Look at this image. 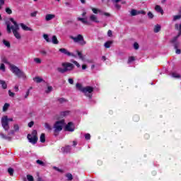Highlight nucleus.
Here are the masks:
<instances>
[{"instance_id":"nucleus-20","label":"nucleus","mask_w":181,"mask_h":181,"mask_svg":"<svg viewBox=\"0 0 181 181\" xmlns=\"http://www.w3.org/2000/svg\"><path fill=\"white\" fill-rule=\"evenodd\" d=\"M160 29H161V27H160V25H156L154 26V33H158V32H160Z\"/></svg>"},{"instance_id":"nucleus-18","label":"nucleus","mask_w":181,"mask_h":181,"mask_svg":"<svg viewBox=\"0 0 181 181\" xmlns=\"http://www.w3.org/2000/svg\"><path fill=\"white\" fill-rule=\"evenodd\" d=\"M0 84L4 90H6V88H8V85L5 81L0 80Z\"/></svg>"},{"instance_id":"nucleus-27","label":"nucleus","mask_w":181,"mask_h":181,"mask_svg":"<svg viewBox=\"0 0 181 181\" xmlns=\"http://www.w3.org/2000/svg\"><path fill=\"white\" fill-rule=\"evenodd\" d=\"M92 11L93 12V13H103V11L98 8H91Z\"/></svg>"},{"instance_id":"nucleus-26","label":"nucleus","mask_w":181,"mask_h":181,"mask_svg":"<svg viewBox=\"0 0 181 181\" xmlns=\"http://www.w3.org/2000/svg\"><path fill=\"white\" fill-rule=\"evenodd\" d=\"M76 87L78 90H79V91L83 93L84 88H83V85L81 83H76Z\"/></svg>"},{"instance_id":"nucleus-60","label":"nucleus","mask_w":181,"mask_h":181,"mask_svg":"<svg viewBox=\"0 0 181 181\" xmlns=\"http://www.w3.org/2000/svg\"><path fill=\"white\" fill-rule=\"evenodd\" d=\"M101 15H105V16H108V17H110V16H111V14H110L109 13H101Z\"/></svg>"},{"instance_id":"nucleus-45","label":"nucleus","mask_w":181,"mask_h":181,"mask_svg":"<svg viewBox=\"0 0 181 181\" xmlns=\"http://www.w3.org/2000/svg\"><path fill=\"white\" fill-rule=\"evenodd\" d=\"M5 5V0H0V10L2 9V6Z\"/></svg>"},{"instance_id":"nucleus-53","label":"nucleus","mask_w":181,"mask_h":181,"mask_svg":"<svg viewBox=\"0 0 181 181\" xmlns=\"http://www.w3.org/2000/svg\"><path fill=\"white\" fill-rule=\"evenodd\" d=\"M8 95L10 97H15V93L11 90H8Z\"/></svg>"},{"instance_id":"nucleus-4","label":"nucleus","mask_w":181,"mask_h":181,"mask_svg":"<svg viewBox=\"0 0 181 181\" xmlns=\"http://www.w3.org/2000/svg\"><path fill=\"white\" fill-rule=\"evenodd\" d=\"M9 121L12 122V121H13V119L8 118V116H4L1 118V127H3L4 131H6V132L9 131V129H10Z\"/></svg>"},{"instance_id":"nucleus-59","label":"nucleus","mask_w":181,"mask_h":181,"mask_svg":"<svg viewBox=\"0 0 181 181\" xmlns=\"http://www.w3.org/2000/svg\"><path fill=\"white\" fill-rule=\"evenodd\" d=\"M68 81L69 84H74V81L73 80V78H69Z\"/></svg>"},{"instance_id":"nucleus-40","label":"nucleus","mask_w":181,"mask_h":181,"mask_svg":"<svg viewBox=\"0 0 181 181\" xmlns=\"http://www.w3.org/2000/svg\"><path fill=\"white\" fill-rule=\"evenodd\" d=\"M69 114H70V111H65L62 112L61 113V115H62V117H66V115H69Z\"/></svg>"},{"instance_id":"nucleus-25","label":"nucleus","mask_w":181,"mask_h":181,"mask_svg":"<svg viewBox=\"0 0 181 181\" xmlns=\"http://www.w3.org/2000/svg\"><path fill=\"white\" fill-rule=\"evenodd\" d=\"M43 37L47 43H50L52 42V40H50V38L49 37V35L44 34Z\"/></svg>"},{"instance_id":"nucleus-49","label":"nucleus","mask_w":181,"mask_h":181,"mask_svg":"<svg viewBox=\"0 0 181 181\" xmlns=\"http://www.w3.org/2000/svg\"><path fill=\"white\" fill-rule=\"evenodd\" d=\"M66 6H68V8H73V4L70 2H66L65 3Z\"/></svg>"},{"instance_id":"nucleus-58","label":"nucleus","mask_w":181,"mask_h":181,"mask_svg":"<svg viewBox=\"0 0 181 181\" xmlns=\"http://www.w3.org/2000/svg\"><path fill=\"white\" fill-rule=\"evenodd\" d=\"M107 36H109L110 37H111V36H112V31H111V30H109L107 31Z\"/></svg>"},{"instance_id":"nucleus-5","label":"nucleus","mask_w":181,"mask_h":181,"mask_svg":"<svg viewBox=\"0 0 181 181\" xmlns=\"http://www.w3.org/2000/svg\"><path fill=\"white\" fill-rule=\"evenodd\" d=\"M70 39L74 40V43H79L81 46H84L87 42L84 40V37L82 35L79 34L76 37L73 35L69 36Z\"/></svg>"},{"instance_id":"nucleus-21","label":"nucleus","mask_w":181,"mask_h":181,"mask_svg":"<svg viewBox=\"0 0 181 181\" xmlns=\"http://www.w3.org/2000/svg\"><path fill=\"white\" fill-rule=\"evenodd\" d=\"M76 53H77V54H78V57H79V59H81V60H83V61H84L85 60V57L83 55V53H81V52H80V51H78V50H76Z\"/></svg>"},{"instance_id":"nucleus-23","label":"nucleus","mask_w":181,"mask_h":181,"mask_svg":"<svg viewBox=\"0 0 181 181\" xmlns=\"http://www.w3.org/2000/svg\"><path fill=\"white\" fill-rule=\"evenodd\" d=\"M180 19H181V13L173 16V22H176V21H180Z\"/></svg>"},{"instance_id":"nucleus-2","label":"nucleus","mask_w":181,"mask_h":181,"mask_svg":"<svg viewBox=\"0 0 181 181\" xmlns=\"http://www.w3.org/2000/svg\"><path fill=\"white\" fill-rule=\"evenodd\" d=\"M10 70L12 71V73H13V74H15V76L18 77V78H26V74H25V72L18 69V66L11 65Z\"/></svg>"},{"instance_id":"nucleus-41","label":"nucleus","mask_w":181,"mask_h":181,"mask_svg":"<svg viewBox=\"0 0 181 181\" xmlns=\"http://www.w3.org/2000/svg\"><path fill=\"white\" fill-rule=\"evenodd\" d=\"M146 12L144 10L141 11H137V15H146Z\"/></svg>"},{"instance_id":"nucleus-31","label":"nucleus","mask_w":181,"mask_h":181,"mask_svg":"<svg viewBox=\"0 0 181 181\" xmlns=\"http://www.w3.org/2000/svg\"><path fill=\"white\" fill-rule=\"evenodd\" d=\"M34 81H35L36 83H42V81H43V78L40 77H35L34 78Z\"/></svg>"},{"instance_id":"nucleus-48","label":"nucleus","mask_w":181,"mask_h":181,"mask_svg":"<svg viewBox=\"0 0 181 181\" xmlns=\"http://www.w3.org/2000/svg\"><path fill=\"white\" fill-rule=\"evenodd\" d=\"M53 90V88L52 86H48L47 90H45L46 93H49Z\"/></svg>"},{"instance_id":"nucleus-35","label":"nucleus","mask_w":181,"mask_h":181,"mask_svg":"<svg viewBox=\"0 0 181 181\" xmlns=\"http://www.w3.org/2000/svg\"><path fill=\"white\" fill-rule=\"evenodd\" d=\"M45 128H46V129L48 131H52V126H50L49 123H45Z\"/></svg>"},{"instance_id":"nucleus-13","label":"nucleus","mask_w":181,"mask_h":181,"mask_svg":"<svg viewBox=\"0 0 181 181\" xmlns=\"http://www.w3.org/2000/svg\"><path fill=\"white\" fill-rule=\"evenodd\" d=\"M54 18H56L54 14H47L45 16V21L49 22V21H52V19H54Z\"/></svg>"},{"instance_id":"nucleus-64","label":"nucleus","mask_w":181,"mask_h":181,"mask_svg":"<svg viewBox=\"0 0 181 181\" xmlns=\"http://www.w3.org/2000/svg\"><path fill=\"white\" fill-rule=\"evenodd\" d=\"M41 54H43V56H46L47 54V52L45 50L41 51Z\"/></svg>"},{"instance_id":"nucleus-56","label":"nucleus","mask_w":181,"mask_h":181,"mask_svg":"<svg viewBox=\"0 0 181 181\" xmlns=\"http://www.w3.org/2000/svg\"><path fill=\"white\" fill-rule=\"evenodd\" d=\"M85 138H86V139L88 140L91 138V136L90 135V134H86L85 135Z\"/></svg>"},{"instance_id":"nucleus-62","label":"nucleus","mask_w":181,"mask_h":181,"mask_svg":"<svg viewBox=\"0 0 181 181\" xmlns=\"http://www.w3.org/2000/svg\"><path fill=\"white\" fill-rule=\"evenodd\" d=\"M2 62H3V63L8 64V59H6V58H5V57L2 58Z\"/></svg>"},{"instance_id":"nucleus-1","label":"nucleus","mask_w":181,"mask_h":181,"mask_svg":"<svg viewBox=\"0 0 181 181\" xmlns=\"http://www.w3.org/2000/svg\"><path fill=\"white\" fill-rule=\"evenodd\" d=\"M72 70H74V64L70 62H63L62 67L57 68V71L61 73V74H64V73H67L68 71H72Z\"/></svg>"},{"instance_id":"nucleus-32","label":"nucleus","mask_w":181,"mask_h":181,"mask_svg":"<svg viewBox=\"0 0 181 181\" xmlns=\"http://www.w3.org/2000/svg\"><path fill=\"white\" fill-rule=\"evenodd\" d=\"M172 77H173L174 78H180L181 76H180V74H179L177 73H173Z\"/></svg>"},{"instance_id":"nucleus-7","label":"nucleus","mask_w":181,"mask_h":181,"mask_svg":"<svg viewBox=\"0 0 181 181\" xmlns=\"http://www.w3.org/2000/svg\"><path fill=\"white\" fill-rule=\"evenodd\" d=\"M11 22H12V23L13 24V25L11 26V23H9V22H6V26H7V33H11L12 30L11 29H13L15 28H18L19 27V25H18V23H16V21H15V20L13 18H10Z\"/></svg>"},{"instance_id":"nucleus-6","label":"nucleus","mask_w":181,"mask_h":181,"mask_svg":"<svg viewBox=\"0 0 181 181\" xmlns=\"http://www.w3.org/2000/svg\"><path fill=\"white\" fill-rule=\"evenodd\" d=\"M27 138L30 144L35 145L37 142V131L33 130L31 134H28Z\"/></svg>"},{"instance_id":"nucleus-52","label":"nucleus","mask_w":181,"mask_h":181,"mask_svg":"<svg viewBox=\"0 0 181 181\" xmlns=\"http://www.w3.org/2000/svg\"><path fill=\"white\" fill-rule=\"evenodd\" d=\"M148 18H150V19H152L153 18V14L152 13V12H148Z\"/></svg>"},{"instance_id":"nucleus-17","label":"nucleus","mask_w":181,"mask_h":181,"mask_svg":"<svg viewBox=\"0 0 181 181\" xmlns=\"http://www.w3.org/2000/svg\"><path fill=\"white\" fill-rule=\"evenodd\" d=\"M155 10L157 12H159L160 13H161V15H163V10L162 9V7H160V6L156 5L155 7Z\"/></svg>"},{"instance_id":"nucleus-44","label":"nucleus","mask_w":181,"mask_h":181,"mask_svg":"<svg viewBox=\"0 0 181 181\" xmlns=\"http://www.w3.org/2000/svg\"><path fill=\"white\" fill-rule=\"evenodd\" d=\"M31 18H36V15H37V11H34L31 13L30 14Z\"/></svg>"},{"instance_id":"nucleus-37","label":"nucleus","mask_w":181,"mask_h":181,"mask_svg":"<svg viewBox=\"0 0 181 181\" xmlns=\"http://www.w3.org/2000/svg\"><path fill=\"white\" fill-rule=\"evenodd\" d=\"M34 62L35 63H37V64H40V63H42V59H40V58H35Z\"/></svg>"},{"instance_id":"nucleus-38","label":"nucleus","mask_w":181,"mask_h":181,"mask_svg":"<svg viewBox=\"0 0 181 181\" xmlns=\"http://www.w3.org/2000/svg\"><path fill=\"white\" fill-rule=\"evenodd\" d=\"M71 63H73L74 64H75V66H76V67L79 68L80 67V64L78 62H77V61H75L74 59L71 60Z\"/></svg>"},{"instance_id":"nucleus-28","label":"nucleus","mask_w":181,"mask_h":181,"mask_svg":"<svg viewBox=\"0 0 181 181\" xmlns=\"http://www.w3.org/2000/svg\"><path fill=\"white\" fill-rule=\"evenodd\" d=\"M112 44V41H107L105 43L104 46L106 49H110L111 47V45Z\"/></svg>"},{"instance_id":"nucleus-8","label":"nucleus","mask_w":181,"mask_h":181,"mask_svg":"<svg viewBox=\"0 0 181 181\" xmlns=\"http://www.w3.org/2000/svg\"><path fill=\"white\" fill-rule=\"evenodd\" d=\"M93 91H94V88H93L91 86H86L84 88L83 93H85V95H86V97L91 98V97H92L91 93Z\"/></svg>"},{"instance_id":"nucleus-29","label":"nucleus","mask_w":181,"mask_h":181,"mask_svg":"<svg viewBox=\"0 0 181 181\" xmlns=\"http://www.w3.org/2000/svg\"><path fill=\"white\" fill-rule=\"evenodd\" d=\"M65 176H66V177L67 178V180H68V181L73 180V175H71V174H70V173H68V174H66Z\"/></svg>"},{"instance_id":"nucleus-43","label":"nucleus","mask_w":181,"mask_h":181,"mask_svg":"<svg viewBox=\"0 0 181 181\" xmlns=\"http://www.w3.org/2000/svg\"><path fill=\"white\" fill-rule=\"evenodd\" d=\"M6 13H8V15H11L12 13V10L11 8H9L8 7H7L6 8Z\"/></svg>"},{"instance_id":"nucleus-12","label":"nucleus","mask_w":181,"mask_h":181,"mask_svg":"<svg viewBox=\"0 0 181 181\" xmlns=\"http://www.w3.org/2000/svg\"><path fill=\"white\" fill-rule=\"evenodd\" d=\"M90 22H94L95 23H100V21H98V17H97L95 14H91L89 17Z\"/></svg>"},{"instance_id":"nucleus-47","label":"nucleus","mask_w":181,"mask_h":181,"mask_svg":"<svg viewBox=\"0 0 181 181\" xmlns=\"http://www.w3.org/2000/svg\"><path fill=\"white\" fill-rule=\"evenodd\" d=\"M8 172L11 176L13 175V170L12 168H8Z\"/></svg>"},{"instance_id":"nucleus-33","label":"nucleus","mask_w":181,"mask_h":181,"mask_svg":"<svg viewBox=\"0 0 181 181\" xmlns=\"http://www.w3.org/2000/svg\"><path fill=\"white\" fill-rule=\"evenodd\" d=\"M8 108H9V103H5L3 107V111L5 112L6 111H8Z\"/></svg>"},{"instance_id":"nucleus-34","label":"nucleus","mask_w":181,"mask_h":181,"mask_svg":"<svg viewBox=\"0 0 181 181\" xmlns=\"http://www.w3.org/2000/svg\"><path fill=\"white\" fill-rule=\"evenodd\" d=\"M36 163H37V165H40V166H46V164L45 163V162L40 160H37Z\"/></svg>"},{"instance_id":"nucleus-10","label":"nucleus","mask_w":181,"mask_h":181,"mask_svg":"<svg viewBox=\"0 0 181 181\" xmlns=\"http://www.w3.org/2000/svg\"><path fill=\"white\" fill-rule=\"evenodd\" d=\"M65 130L69 131V132H73V131H74V126L73 125V122H69L65 127Z\"/></svg>"},{"instance_id":"nucleus-14","label":"nucleus","mask_w":181,"mask_h":181,"mask_svg":"<svg viewBox=\"0 0 181 181\" xmlns=\"http://www.w3.org/2000/svg\"><path fill=\"white\" fill-rule=\"evenodd\" d=\"M20 26L22 28L23 30L33 32V29L28 27L27 25H24L23 23H21Z\"/></svg>"},{"instance_id":"nucleus-15","label":"nucleus","mask_w":181,"mask_h":181,"mask_svg":"<svg viewBox=\"0 0 181 181\" xmlns=\"http://www.w3.org/2000/svg\"><path fill=\"white\" fill-rule=\"evenodd\" d=\"M51 42L53 45H59V40H57V37L56 35L52 36Z\"/></svg>"},{"instance_id":"nucleus-54","label":"nucleus","mask_w":181,"mask_h":181,"mask_svg":"<svg viewBox=\"0 0 181 181\" xmlns=\"http://www.w3.org/2000/svg\"><path fill=\"white\" fill-rule=\"evenodd\" d=\"M53 169H54V170H57V172H60V173L63 172L62 169H59L57 167H53Z\"/></svg>"},{"instance_id":"nucleus-42","label":"nucleus","mask_w":181,"mask_h":181,"mask_svg":"<svg viewBox=\"0 0 181 181\" xmlns=\"http://www.w3.org/2000/svg\"><path fill=\"white\" fill-rule=\"evenodd\" d=\"M134 48L135 49V50H138V49H139V44H138V42H134Z\"/></svg>"},{"instance_id":"nucleus-16","label":"nucleus","mask_w":181,"mask_h":181,"mask_svg":"<svg viewBox=\"0 0 181 181\" xmlns=\"http://www.w3.org/2000/svg\"><path fill=\"white\" fill-rule=\"evenodd\" d=\"M0 136L3 139H7L8 141H11L12 139V137L5 135L3 132H0Z\"/></svg>"},{"instance_id":"nucleus-39","label":"nucleus","mask_w":181,"mask_h":181,"mask_svg":"<svg viewBox=\"0 0 181 181\" xmlns=\"http://www.w3.org/2000/svg\"><path fill=\"white\" fill-rule=\"evenodd\" d=\"M135 60V57H129L128 59L127 63L129 64V63H132Z\"/></svg>"},{"instance_id":"nucleus-50","label":"nucleus","mask_w":181,"mask_h":181,"mask_svg":"<svg viewBox=\"0 0 181 181\" xmlns=\"http://www.w3.org/2000/svg\"><path fill=\"white\" fill-rule=\"evenodd\" d=\"M14 131H16V132L19 131V125L14 124Z\"/></svg>"},{"instance_id":"nucleus-9","label":"nucleus","mask_w":181,"mask_h":181,"mask_svg":"<svg viewBox=\"0 0 181 181\" xmlns=\"http://www.w3.org/2000/svg\"><path fill=\"white\" fill-rule=\"evenodd\" d=\"M59 52H60L61 53H63V54H66V56H69V57H77V55L69 52V50H67L65 48H60L59 49Z\"/></svg>"},{"instance_id":"nucleus-30","label":"nucleus","mask_w":181,"mask_h":181,"mask_svg":"<svg viewBox=\"0 0 181 181\" xmlns=\"http://www.w3.org/2000/svg\"><path fill=\"white\" fill-rule=\"evenodd\" d=\"M130 13H131L132 16H136V15H138V11H136L135 9H132Z\"/></svg>"},{"instance_id":"nucleus-36","label":"nucleus","mask_w":181,"mask_h":181,"mask_svg":"<svg viewBox=\"0 0 181 181\" xmlns=\"http://www.w3.org/2000/svg\"><path fill=\"white\" fill-rule=\"evenodd\" d=\"M3 43L6 46V47H11V43L8 41L4 40Z\"/></svg>"},{"instance_id":"nucleus-22","label":"nucleus","mask_w":181,"mask_h":181,"mask_svg":"<svg viewBox=\"0 0 181 181\" xmlns=\"http://www.w3.org/2000/svg\"><path fill=\"white\" fill-rule=\"evenodd\" d=\"M40 142H42V144H45V142H46V136L45 134V133H42L40 137Z\"/></svg>"},{"instance_id":"nucleus-51","label":"nucleus","mask_w":181,"mask_h":181,"mask_svg":"<svg viewBox=\"0 0 181 181\" xmlns=\"http://www.w3.org/2000/svg\"><path fill=\"white\" fill-rule=\"evenodd\" d=\"M0 70H2L3 71H5V64H1Z\"/></svg>"},{"instance_id":"nucleus-61","label":"nucleus","mask_w":181,"mask_h":181,"mask_svg":"<svg viewBox=\"0 0 181 181\" xmlns=\"http://www.w3.org/2000/svg\"><path fill=\"white\" fill-rule=\"evenodd\" d=\"M175 53H176V54H180V53H181V50L180 49H175Z\"/></svg>"},{"instance_id":"nucleus-46","label":"nucleus","mask_w":181,"mask_h":181,"mask_svg":"<svg viewBox=\"0 0 181 181\" xmlns=\"http://www.w3.org/2000/svg\"><path fill=\"white\" fill-rule=\"evenodd\" d=\"M27 179H28V181H33L34 180L33 176H32L30 175H27Z\"/></svg>"},{"instance_id":"nucleus-57","label":"nucleus","mask_w":181,"mask_h":181,"mask_svg":"<svg viewBox=\"0 0 181 181\" xmlns=\"http://www.w3.org/2000/svg\"><path fill=\"white\" fill-rule=\"evenodd\" d=\"M30 93V90H28L26 92L25 95L24 96V98H28V97H29V93Z\"/></svg>"},{"instance_id":"nucleus-3","label":"nucleus","mask_w":181,"mask_h":181,"mask_svg":"<svg viewBox=\"0 0 181 181\" xmlns=\"http://www.w3.org/2000/svg\"><path fill=\"white\" fill-rule=\"evenodd\" d=\"M64 125H66V123H64V119L57 121L53 126L54 135H57V134L63 129V127H64Z\"/></svg>"},{"instance_id":"nucleus-19","label":"nucleus","mask_w":181,"mask_h":181,"mask_svg":"<svg viewBox=\"0 0 181 181\" xmlns=\"http://www.w3.org/2000/svg\"><path fill=\"white\" fill-rule=\"evenodd\" d=\"M77 21H79V22H81L84 25H88V21H87V20H86V18L78 17V18H77Z\"/></svg>"},{"instance_id":"nucleus-63","label":"nucleus","mask_w":181,"mask_h":181,"mask_svg":"<svg viewBox=\"0 0 181 181\" xmlns=\"http://www.w3.org/2000/svg\"><path fill=\"white\" fill-rule=\"evenodd\" d=\"M59 103H66V99H64V98H60V99H59Z\"/></svg>"},{"instance_id":"nucleus-55","label":"nucleus","mask_w":181,"mask_h":181,"mask_svg":"<svg viewBox=\"0 0 181 181\" xmlns=\"http://www.w3.org/2000/svg\"><path fill=\"white\" fill-rule=\"evenodd\" d=\"M35 124V122H30L28 123V127L29 128H32V127H33V125Z\"/></svg>"},{"instance_id":"nucleus-11","label":"nucleus","mask_w":181,"mask_h":181,"mask_svg":"<svg viewBox=\"0 0 181 181\" xmlns=\"http://www.w3.org/2000/svg\"><path fill=\"white\" fill-rule=\"evenodd\" d=\"M11 30L16 39H21V34L18 32V30H19V27L11 28Z\"/></svg>"},{"instance_id":"nucleus-24","label":"nucleus","mask_w":181,"mask_h":181,"mask_svg":"<svg viewBox=\"0 0 181 181\" xmlns=\"http://www.w3.org/2000/svg\"><path fill=\"white\" fill-rule=\"evenodd\" d=\"M62 149L65 153H69V152L71 151V147L70 146H66V147L62 148Z\"/></svg>"}]
</instances>
